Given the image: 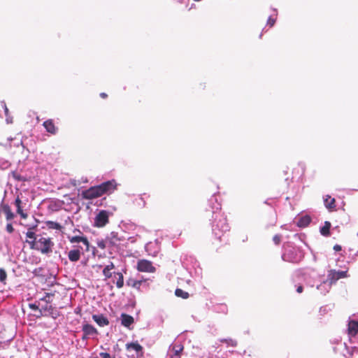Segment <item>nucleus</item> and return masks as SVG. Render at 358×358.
I'll return each mask as SVG.
<instances>
[{
  "mask_svg": "<svg viewBox=\"0 0 358 358\" xmlns=\"http://www.w3.org/2000/svg\"><path fill=\"white\" fill-rule=\"evenodd\" d=\"M115 268V265L113 262H110L109 264L106 265L103 269V274L105 276L106 279L110 278L113 275V272L111 271Z\"/></svg>",
  "mask_w": 358,
  "mask_h": 358,
  "instance_id": "obj_18",
  "label": "nucleus"
},
{
  "mask_svg": "<svg viewBox=\"0 0 358 358\" xmlns=\"http://www.w3.org/2000/svg\"><path fill=\"white\" fill-rule=\"evenodd\" d=\"M182 350L183 346L181 344H172L169 346L168 356L169 358H180V354Z\"/></svg>",
  "mask_w": 358,
  "mask_h": 358,
  "instance_id": "obj_9",
  "label": "nucleus"
},
{
  "mask_svg": "<svg viewBox=\"0 0 358 358\" xmlns=\"http://www.w3.org/2000/svg\"><path fill=\"white\" fill-rule=\"evenodd\" d=\"M101 97L106 98L107 96V94L104 92H102L100 94Z\"/></svg>",
  "mask_w": 358,
  "mask_h": 358,
  "instance_id": "obj_43",
  "label": "nucleus"
},
{
  "mask_svg": "<svg viewBox=\"0 0 358 358\" xmlns=\"http://www.w3.org/2000/svg\"><path fill=\"white\" fill-rule=\"evenodd\" d=\"M175 294L177 296L182 299H187L189 297V294L181 289H176Z\"/></svg>",
  "mask_w": 358,
  "mask_h": 358,
  "instance_id": "obj_28",
  "label": "nucleus"
},
{
  "mask_svg": "<svg viewBox=\"0 0 358 358\" xmlns=\"http://www.w3.org/2000/svg\"><path fill=\"white\" fill-rule=\"evenodd\" d=\"M29 306L31 309L34 310H38L40 314L41 315L42 314V311L41 309H38V306L35 304V303H29Z\"/></svg>",
  "mask_w": 358,
  "mask_h": 358,
  "instance_id": "obj_35",
  "label": "nucleus"
},
{
  "mask_svg": "<svg viewBox=\"0 0 358 358\" xmlns=\"http://www.w3.org/2000/svg\"><path fill=\"white\" fill-rule=\"evenodd\" d=\"M72 183L73 184L74 186L77 185V183H76V180H73V182Z\"/></svg>",
  "mask_w": 358,
  "mask_h": 358,
  "instance_id": "obj_47",
  "label": "nucleus"
},
{
  "mask_svg": "<svg viewBox=\"0 0 358 358\" xmlns=\"http://www.w3.org/2000/svg\"><path fill=\"white\" fill-rule=\"evenodd\" d=\"M334 250L336 251H340L341 250V246L339 245H335L334 246Z\"/></svg>",
  "mask_w": 358,
  "mask_h": 358,
  "instance_id": "obj_39",
  "label": "nucleus"
},
{
  "mask_svg": "<svg viewBox=\"0 0 358 358\" xmlns=\"http://www.w3.org/2000/svg\"><path fill=\"white\" fill-rule=\"evenodd\" d=\"M273 240V242L276 245L279 244L280 242V240H281L280 236H279V235L274 236Z\"/></svg>",
  "mask_w": 358,
  "mask_h": 358,
  "instance_id": "obj_36",
  "label": "nucleus"
},
{
  "mask_svg": "<svg viewBox=\"0 0 358 358\" xmlns=\"http://www.w3.org/2000/svg\"><path fill=\"white\" fill-rule=\"evenodd\" d=\"M20 216L22 217V218H26L27 217V215L26 213H24L23 212V210H21V213H18Z\"/></svg>",
  "mask_w": 358,
  "mask_h": 358,
  "instance_id": "obj_41",
  "label": "nucleus"
},
{
  "mask_svg": "<svg viewBox=\"0 0 358 358\" xmlns=\"http://www.w3.org/2000/svg\"><path fill=\"white\" fill-rule=\"evenodd\" d=\"M43 125L48 133L53 135L57 134L58 129L55 127L52 120L45 121Z\"/></svg>",
  "mask_w": 358,
  "mask_h": 358,
  "instance_id": "obj_13",
  "label": "nucleus"
},
{
  "mask_svg": "<svg viewBox=\"0 0 358 358\" xmlns=\"http://www.w3.org/2000/svg\"><path fill=\"white\" fill-rule=\"evenodd\" d=\"M324 203L327 208L329 210H333L336 208L335 199L331 198L330 196H327L324 199Z\"/></svg>",
  "mask_w": 358,
  "mask_h": 358,
  "instance_id": "obj_19",
  "label": "nucleus"
},
{
  "mask_svg": "<svg viewBox=\"0 0 358 358\" xmlns=\"http://www.w3.org/2000/svg\"><path fill=\"white\" fill-rule=\"evenodd\" d=\"M324 309H323V308H321L320 310V312L322 314L323 313H324Z\"/></svg>",
  "mask_w": 358,
  "mask_h": 358,
  "instance_id": "obj_46",
  "label": "nucleus"
},
{
  "mask_svg": "<svg viewBox=\"0 0 358 358\" xmlns=\"http://www.w3.org/2000/svg\"><path fill=\"white\" fill-rule=\"evenodd\" d=\"M113 215V212L106 210H101L94 218V226L96 227H103L109 222V217Z\"/></svg>",
  "mask_w": 358,
  "mask_h": 358,
  "instance_id": "obj_4",
  "label": "nucleus"
},
{
  "mask_svg": "<svg viewBox=\"0 0 358 358\" xmlns=\"http://www.w3.org/2000/svg\"><path fill=\"white\" fill-rule=\"evenodd\" d=\"M152 245V243L147 244L145 245V250L148 251L149 248Z\"/></svg>",
  "mask_w": 358,
  "mask_h": 358,
  "instance_id": "obj_45",
  "label": "nucleus"
},
{
  "mask_svg": "<svg viewBox=\"0 0 358 358\" xmlns=\"http://www.w3.org/2000/svg\"><path fill=\"white\" fill-rule=\"evenodd\" d=\"M47 226L50 229H52L60 230L62 229L61 224L59 223L54 222V221H48Z\"/></svg>",
  "mask_w": 358,
  "mask_h": 358,
  "instance_id": "obj_26",
  "label": "nucleus"
},
{
  "mask_svg": "<svg viewBox=\"0 0 358 358\" xmlns=\"http://www.w3.org/2000/svg\"><path fill=\"white\" fill-rule=\"evenodd\" d=\"M31 248L40 250L42 253L46 254L52 250L53 245L51 239L45 237H41L36 241H27Z\"/></svg>",
  "mask_w": 358,
  "mask_h": 358,
  "instance_id": "obj_3",
  "label": "nucleus"
},
{
  "mask_svg": "<svg viewBox=\"0 0 358 358\" xmlns=\"http://www.w3.org/2000/svg\"><path fill=\"white\" fill-rule=\"evenodd\" d=\"M15 206L17 208V213H21V210H22V209L21 208V200L20 199L19 197H17L15 199Z\"/></svg>",
  "mask_w": 358,
  "mask_h": 358,
  "instance_id": "obj_32",
  "label": "nucleus"
},
{
  "mask_svg": "<svg viewBox=\"0 0 358 358\" xmlns=\"http://www.w3.org/2000/svg\"><path fill=\"white\" fill-rule=\"evenodd\" d=\"M277 15L276 10H274V14L271 15L267 20V25H269L270 27H273L275 22L276 18L274 16Z\"/></svg>",
  "mask_w": 358,
  "mask_h": 358,
  "instance_id": "obj_29",
  "label": "nucleus"
},
{
  "mask_svg": "<svg viewBox=\"0 0 358 358\" xmlns=\"http://www.w3.org/2000/svg\"><path fill=\"white\" fill-rule=\"evenodd\" d=\"M121 323L123 326L129 327V326L134 323V318L131 315L122 313L121 315Z\"/></svg>",
  "mask_w": 358,
  "mask_h": 358,
  "instance_id": "obj_16",
  "label": "nucleus"
},
{
  "mask_svg": "<svg viewBox=\"0 0 358 358\" xmlns=\"http://www.w3.org/2000/svg\"><path fill=\"white\" fill-rule=\"evenodd\" d=\"M127 356L131 358H138L143 352V348L137 342L126 344Z\"/></svg>",
  "mask_w": 358,
  "mask_h": 358,
  "instance_id": "obj_6",
  "label": "nucleus"
},
{
  "mask_svg": "<svg viewBox=\"0 0 358 358\" xmlns=\"http://www.w3.org/2000/svg\"><path fill=\"white\" fill-rule=\"evenodd\" d=\"M311 221L310 216L305 215L299 218L298 220L297 224L300 227H307Z\"/></svg>",
  "mask_w": 358,
  "mask_h": 358,
  "instance_id": "obj_21",
  "label": "nucleus"
},
{
  "mask_svg": "<svg viewBox=\"0 0 358 358\" xmlns=\"http://www.w3.org/2000/svg\"><path fill=\"white\" fill-rule=\"evenodd\" d=\"M6 230L8 233H12L14 229L11 224H8L6 225Z\"/></svg>",
  "mask_w": 358,
  "mask_h": 358,
  "instance_id": "obj_37",
  "label": "nucleus"
},
{
  "mask_svg": "<svg viewBox=\"0 0 358 358\" xmlns=\"http://www.w3.org/2000/svg\"><path fill=\"white\" fill-rule=\"evenodd\" d=\"M100 186L92 187L83 192V196L86 199H92L103 195Z\"/></svg>",
  "mask_w": 358,
  "mask_h": 358,
  "instance_id": "obj_7",
  "label": "nucleus"
},
{
  "mask_svg": "<svg viewBox=\"0 0 358 358\" xmlns=\"http://www.w3.org/2000/svg\"><path fill=\"white\" fill-rule=\"evenodd\" d=\"M357 236H358V232H357Z\"/></svg>",
  "mask_w": 358,
  "mask_h": 358,
  "instance_id": "obj_50",
  "label": "nucleus"
},
{
  "mask_svg": "<svg viewBox=\"0 0 358 358\" xmlns=\"http://www.w3.org/2000/svg\"><path fill=\"white\" fill-rule=\"evenodd\" d=\"M220 341L227 343L228 346L236 347L237 345L236 341L232 338H223L220 339Z\"/></svg>",
  "mask_w": 358,
  "mask_h": 358,
  "instance_id": "obj_27",
  "label": "nucleus"
},
{
  "mask_svg": "<svg viewBox=\"0 0 358 358\" xmlns=\"http://www.w3.org/2000/svg\"><path fill=\"white\" fill-rule=\"evenodd\" d=\"M282 258L285 262L296 263L301 260V255L296 248H288L285 249V252L282 255Z\"/></svg>",
  "mask_w": 358,
  "mask_h": 358,
  "instance_id": "obj_5",
  "label": "nucleus"
},
{
  "mask_svg": "<svg viewBox=\"0 0 358 358\" xmlns=\"http://www.w3.org/2000/svg\"><path fill=\"white\" fill-rule=\"evenodd\" d=\"M326 287H322L321 289H319V290L321 292V293H322V294H326L327 292H324V289H325Z\"/></svg>",
  "mask_w": 358,
  "mask_h": 358,
  "instance_id": "obj_44",
  "label": "nucleus"
},
{
  "mask_svg": "<svg viewBox=\"0 0 358 358\" xmlns=\"http://www.w3.org/2000/svg\"><path fill=\"white\" fill-rule=\"evenodd\" d=\"M92 319L100 327H104L109 324L108 319L103 315H93Z\"/></svg>",
  "mask_w": 358,
  "mask_h": 358,
  "instance_id": "obj_15",
  "label": "nucleus"
},
{
  "mask_svg": "<svg viewBox=\"0 0 358 358\" xmlns=\"http://www.w3.org/2000/svg\"><path fill=\"white\" fill-rule=\"evenodd\" d=\"M114 274H115V278L117 277V281L115 282L116 286H117V288L120 289L124 285V277H123V275H122V273H120V272L114 273Z\"/></svg>",
  "mask_w": 358,
  "mask_h": 358,
  "instance_id": "obj_22",
  "label": "nucleus"
},
{
  "mask_svg": "<svg viewBox=\"0 0 358 358\" xmlns=\"http://www.w3.org/2000/svg\"><path fill=\"white\" fill-rule=\"evenodd\" d=\"M3 213L6 214V219L8 220H12L14 217V214L11 212L8 206H5L3 208Z\"/></svg>",
  "mask_w": 358,
  "mask_h": 358,
  "instance_id": "obj_25",
  "label": "nucleus"
},
{
  "mask_svg": "<svg viewBox=\"0 0 358 358\" xmlns=\"http://www.w3.org/2000/svg\"><path fill=\"white\" fill-rule=\"evenodd\" d=\"M99 246L100 248H103V244H99Z\"/></svg>",
  "mask_w": 358,
  "mask_h": 358,
  "instance_id": "obj_48",
  "label": "nucleus"
},
{
  "mask_svg": "<svg viewBox=\"0 0 358 358\" xmlns=\"http://www.w3.org/2000/svg\"><path fill=\"white\" fill-rule=\"evenodd\" d=\"M100 357L101 358H112L110 355L107 352H101L100 353Z\"/></svg>",
  "mask_w": 358,
  "mask_h": 358,
  "instance_id": "obj_38",
  "label": "nucleus"
},
{
  "mask_svg": "<svg viewBox=\"0 0 358 358\" xmlns=\"http://www.w3.org/2000/svg\"><path fill=\"white\" fill-rule=\"evenodd\" d=\"M115 180H108L99 185L102 194L111 193L116 188Z\"/></svg>",
  "mask_w": 358,
  "mask_h": 358,
  "instance_id": "obj_12",
  "label": "nucleus"
},
{
  "mask_svg": "<svg viewBox=\"0 0 358 358\" xmlns=\"http://www.w3.org/2000/svg\"><path fill=\"white\" fill-rule=\"evenodd\" d=\"M331 227V223L328 221L324 222V224L322 227L320 228V233L322 235L324 236H327L329 235V229Z\"/></svg>",
  "mask_w": 358,
  "mask_h": 358,
  "instance_id": "obj_24",
  "label": "nucleus"
},
{
  "mask_svg": "<svg viewBox=\"0 0 358 358\" xmlns=\"http://www.w3.org/2000/svg\"><path fill=\"white\" fill-rule=\"evenodd\" d=\"M6 273L2 268H0V281L3 282L6 278Z\"/></svg>",
  "mask_w": 358,
  "mask_h": 358,
  "instance_id": "obj_34",
  "label": "nucleus"
},
{
  "mask_svg": "<svg viewBox=\"0 0 358 358\" xmlns=\"http://www.w3.org/2000/svg\"><path fill=\"white\" fill-rule=\"evenodd\" d=\"M348 271H336L331 269L327 274V280L317 286V289H321L322 287H327L324 292H328L332 284L336 283L339 279L348 278Z\"/></svg>",
  "mask_w": 358,
  "mask_h": 358,
  "instance_id": "obj_2",
  "label": "nucleus"
},
{
  "mask_svg": "<svg viewBox=\"0 0 358 358\" xmlns=\"http://www.w3.org/2000/svg\"><path fill=\"white\" fill-rule=\"evenodd\" d=\"M1 106L3 107L4 110V113L6 115V122L7 124H11L13 123V117L10 115L8 108L6 104V102L4 101H1Z\"/></svg>",
  "mask_w": 358,
  "mask_h": 358,
  "instance_id": "obj_20",
  "label": "nucleus"
},
{
  "mask_svg": "<svg viewBox=\"0 0 358 358\" xmlns=\"http://www.w3.org/2000/svg\"><path fill=\"white\" fill-rule=\"evenodd\" d=\"M10 164L8 161L5 159H0V169H6L10 166Z\"/></svg>",
  "mask_w": 358,
  "mask_h": 358,
  "instance_id": "obj_31",
  "label": "nucleus"
},
{
  "mask_svg": "<svg viewBox=\"0 0 358 358\" xmlns=\"http://www.w3.org/2000/svg\"><path fill=\"white\" fill-rule=\"evenodd\" d=\"M137 268L141 272L154 273L155 268L151 262L146 259H141L138 262Z\"/></svg>",
  "mask_w": 358,
  "mask_h": 358,
  "instance_id": "obj_8",
  "label": "nucleus"
},
{
  "mask_svg": "<svg viewBox=\"0 0 358 358\" xmlns=\"http://www.w3.org/2000/svg\"><path fill=\"white\" fill-rule=\"evenodd\" d=\"M75 248L71 250L68 253L69 259L72 262L78 261L80 258L82 252L85 251V249L82 246H74Z\"/></svg>",
  "mask_w": 358,
  "mask_h": 358,
  "instance_id": "obj_11",
  "label": "nucleus"
},
{
  "mask_svg": "<svg viewBox=\"0 0 358 358\" xmlns=\"http://www.w3.org/2000/svg\"><path fill=\"white\" fill-rule=\"evenodd\" d=\"M53 294L51 293H45V296L41 299V301H45L47 303H50V298L52 296Z\"/></svg>",
  "mask_w": 358,
  "mask_h": 358,
  "instance_id": "obj_33",
  "label": "nucleus"
},
{
  "mask_svg": "<svg viewBox=\"0 0 358 358\" xmlns=\"http://www.w3.org/2000/svg\"><path fill=\"white\" fill-rule=\"evenodd\" d=\"M83 331L89 336H94L98 334V331L96 328L89 324H85L83 326Z\"/></svg>",
  "mask_w": 358,
  "mask_h": 358,
  "instance_id": "obj_14",
  "label": "nucleus"
},
{
  "mask_svg": "<svg viewBox=\"0 0 358 358\" xmlns=\"http://www.w3.org/2000/svg\"><path fill=\"white\" fill-rule=\"evenodd\" d=\"M68 239L71 243H82L85 248V251L88 252L90 250V243L87 238V237L84 236H68Z\"/></svg>",
  "mask_w": 358,
  "mask_h": 358,
  "instance_id": "obj_10",
  "label": "nucleus"
},
{
  "mask_svg": "<svg viewBox=\"0 0 358 358\" xmlns=\"http://www.w3.org/2000/svg\"><path fill=\"white\" fill-rule=\"evenodd\" d=\"M90 336L88 335H86L85 334L83 333V336L82 337V339L83 340H87Z\"/></svg>",
  "mask_w": 358,
  "mask_h": 358,
  "instance_id": "obj_42",
  "label": "nucleus"
},
{
  "mask_svg": "<svg viewBox=\"0 0 358 358\" xmlns=\"http://www.w3.org/2000/svg\"><path fill=\"white\" fill-rule=\"evenodd\" d=\"M26 236L29 239V241H36L37 239L32 229H29L28 230V231L26 233Z\"/></svg>",
  "mask_w": 358,
  "mask_h": 358,
  "instance_id": "obj_30",
  "label": "nucleus"
},
{
  "mask_svg": "<svg viewBox=\"0 0 358 358\" xmlns=\"http://www.w3.org/2000/svg\"><path fill=\"white\" fill-rule=\"evenodd\" d=\"M296 292L298 293H301L303 292V287L301 285H299L296 288Z\"/></svg>",
  "mask_w": 358,
  "mask_h": 358,
  "instance_id": "obj_40",
  "label": "nucleus"
},
{
  "mask_svg": "<svg viewBox=\"0 0 358 358\" xmlns=\"http://www.w3.org/2000/svg\"><path fill=\"white\" fill-rule=\"evenodd\" d=\"M127 284L128 286L134 287L137 289H140L141 285L142 284V281L136 280L134 279L130 278L127 281Z\"/></svg>",
  "mask_w": 358,
  "mask_h": 358,
  "instance_id": "obj_23",
  "label": "nucleus"
},
{
  "mask_svg": "<svg viewBox=\"0 0 358 358\" xmlns=\"http://www.w3.org/2000/svg\"><path fill=\"white\" fill-rule=\"evenodd\" d=\"M208 203L213 212V234L217 239H221V237L229 230V226L226 217L221 213V205L218 203L217 197L215 195L212 196Z\"/></svg>",
  "mask_w": 358,
  "mask_h": 358,
  "instance_id": "obj_1",
  "label": "nucleus"
},
{
  "mask_svg": "<svg viewBox=\"0 0 358 358\" xmlns=\"http://www.w3.org/2000/svg\"><path fill=\"white\" fill-rule=\"evenodd\" d=\"M348 333L350 336H355L358 333V322L350 321L348 324Z\"/></svg>",
  "mask_w": 358,
  "mask_h": 358,
  "instance_id": "obj_17",
  "label": "nucleus"
},
{
  "mask_svg": "<svg viewBox=\"0 0 358 358\" xmlns=\"http://www.w3.org/2000/svg\"><path fill=\"white\" fill-rule=\"evenodd\" d=\"M44 310H47L48 309V307L45 306V308H43Z\"/></svg>",
  "mask_w": 358,
  "mask_h": 358,
  "instance_id": "obj_49",
  "label": "nucleus"
}]
</instances>
